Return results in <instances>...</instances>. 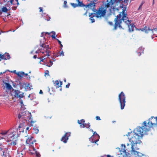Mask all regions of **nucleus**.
I'll use <instances>...</instances> for the list:
<instances>
[{
    "mask_svg": "<svg viewBox=\"0 0 157 157\" xmlns=\"http://www.w3.org/2000/svg\"><path fill=\"white\" fill-rule=\"evenodd\" d=\"M122 0H107V3L103 5L99 8L98 11L95 13H91L89 14L90 18L95 16L97 17L104 16L105 15L107 10L110 13L116 11L118 8V5H120V2Z\"/></svg>",
    "mask_w": 157,
    "mask_h": 157,
    "instance_id": "f257e3e1",
    "label": "nucleus"
},
{
    "mask_svg": "<svg viewBox=\"0 0 157 157\" xmlns=\"http://www.w3.org/2000/svg\"><path fill=\"white\" fill-rule=\"evenodd\" d=\"M121 1L120 2V5H118V8L116 9V11H119V14L117 15L115 18L114 21V29H116L118 27L121 28V24L122 21H123L128 25L129 28V31L132 32L134 31L135 27V25L131 24V20H129L127 17V11L126 10V8H124L123 5L121 3Z\"/></svg>",
    "mask_w": 157,
    "mask_h": 157,
    "instance_id": "f03ea898",
    "label": "nucleus"
},
{
    "mask_svg": "<svg viewBox=\"0 0 157 157\" xmlns=\"http://www.w3.org/2000/svg\"><path fill=\"white\" fill-rule=\"evenodd\" d=\"M8 142H10V145L14 146L16 144V141L18 136L16 129L11 128L7 131Z\"/></svg>",
    "mask_w": 157,
    "mask_h": 157,
    "instance_id": "7ed1b4c3",
    "label": "nucleus"
},
{
    "mask_svg": "<svg viewBox=\"0 0 157 157\" xmlns=\"http://www.w3.org/2000/svg\"><path fill=\"white\" fill-rule=\"evenodd\" d=\"M140 136H132L131 138L129 139L130 141L132 144V151L134 152V154L138 156V157H142L140 156V155L141 154L139 152L136 151V150H137L138 149L136 148V146L137 144L138 143L140 144L141 141L140 140Z\"/></svg>",
    "mask_w": 157,
    "mask_h": 157,
    "instance_id": "20e7f679",
    "label": "nucleus"
},
{
    "mask_svg": "<svg viewBox=\"0 0 157 157\" xmlns=\"http://www.w3.org/2000/svg\"><path fill=\"white\" fill-rule=\"evenodd\" d=\"M147 127L145 126L142 127H137L134 130L135 135L142 137L144 134L149 131L147 130Z\"/></svg>",
    "mask_w": 157,
    "mask_h": 157,
    "instance_id": "39448f33",
    "label": "nucleus"
},
{
    "mask_svg": "<svg viewBox=\"0 0 157 157\" xmlns=\"http://www.w3.org/2000/svg\"><path fill=\"white\" fill-rule=\"evenodd\" d=\"M32 115L31 113L28 112L24 111L21 112L18 116V117L20 120L23 119V122L25 123L27 119L30 120L31 118Z\"/></svg>",
    "mask_w": 157,
    "mask_h": 157,
    "instance_id": "423d86ee",
    "label": "nucleus"
},
{
    "mask_svg": "<svg viewBox=\"0 0 157 157\" xmlns=\"http://www.w3.org/2000/svg\"><path fill=\"white\" fill-rule=\"evenodd\" d=\"M147 125V124L146 121H144V126L147 127V130H149L150 128L155 125H157V117L155 118L154 117H152L151 119H150L148 121Z\"/></svg>",
    "mask_w": 157,
    "mask_h": 157,
    "instance_id": "0eeeda50",
    "label": "nucleus"
},
{
    "mask_svg": "<svg viewBox=\"0 0 157 157\" xmlns=\"http://www.w3.org/2000/svg\"><path fill=\"white\" fill-rule=\"evenodd\" d=\"M125 95L123 92H121L119 95V100L121 104V109H124L125 104Z\"/></svg>",
    "mask_w": 157,
    "mask_h": 157,
    "instance_id": "6e6552de",
    "label": "nucleus"
},
{
    "mask_svg": "<svg viewBox=\"0 0 157 157\" xmlns=\"http://www.w3.org/2000/svg\"><path fill=\"white\" fill-rule=\"evenodd\" d=\"M12 95H13L15 98H22L23 97V93L20 92L19 90H15L13 89V90L12 92Z\"/></svg>",
    "mask_w": 157,
    "mask_h": 157,
    "instance_id": "1a4fd4ad",
    "label": "nucleus"
},
{
    "mask_svg": "<svg viewBox=\"0 0 157 157\" xmlns=\"http://www.w3.org/2000/svg\"><path fill=\"white\" fill-rule=\"evenodd\" d=\"M99 136L97 133L96 132H94L93 135L89 138V140L91 143H96L99 140Z\"/></svg>",
    "mask_w": 157,
    "mask_h": 157,
    "instance_id": "9d476101",
    "label": "nucleus"
},
{
    "mask_svg": "<svg viewBox=\"0 0 157 157\" xmlns=\"http://www.w3.org/2000/svg\"><path fill=\"white\" fill-rule=\"evenodd\" d=\"M25 154V151L24 147L19 148L17 151V156L18 157H23Z\"/></svg>",
    "mask_w": 157,
    "mask_h": 157,
    "instance_id": "9b49d317",
    "label": "nucleus"
},
{
    "mask_svg": "<svg viewBox=\"0 0 157 157\" xmlns=\"http://www.w3.org/2000/svg\"><path fill=\"white\" fill-rule=\"evenodd\" d=\"M27 144L29 145V146H33L35 144L36 140H33V137H31L30 138H28L26 141Z\"/></svg>",
    "mask_w": 157,
    "mask_h": 157,
    "instance_id": "f8f14e48",
    "label": "nucleus"
},
{
    "mask_svg": "<svg viewBox=\"0 0 157 157\" xmlns=\"http://www.w3.org/2000/svg\"><path fill=\"white\" fill-rule=\"evenodd\" d=\"M71 135L70 132H67L63 136L61 139V141H63L64 143H66L68 139V137Z\"/></svg>",
    "mask_w": 157,
    "mask_h": 157,
    "instance_id": "ddd939ff",
    "label": "nucleus"
},
{
    "mask_svg": "<svg viewBox=\"0 0 157 157\" xmlns=\"http://www.w3.org/2000/svg\"><path fill=\"white\" fill-rule=\"evenodd\" d=\"M46 49L44 52H42V51H40V52L42 53V54H44L45 53H46V55H45V56H47L48 57V56H50V55L49 54V53L50 52V51L48 50V49H50L49 48V45H47L45 46Z\"/></svg>",
    "mask_w": 157,
    "mask_h": 157,
    "instance_id": "4468645a",
    "label": "nucleus"
},
{
    "mask_svg": "<svg viewBox=\"0 0 157 157\" xmlns=\"http://www.w3.org/2000/svg\"><path fill=\"white\" fill-rule=\"evenodd\" d=\"M7 131H2L0 133V139L7 138Z\"/></svg>",
    "mask_w": 157,
    "mask_h": 157,
    "instance_id": "2eb2a0df",
    "label": "nucleus"
},
{
    "mask_svg": "<svg viewBox=\"0 0 157 157\" xmlns=\"http://www.w3.org/2000/svg\"><path fill=\"white\" fill-rule=\"evenodd\" d=\"M98 0H93V2H92L89 4L86 5H85L86 7H89L91 9H94V7L95 6V2Z\"/></svg>",
    "mask_w": 157,
    "mask_h": 157,
    "instance_id": "dca6fc26",
    "label": "nucleus"
},
{
    "mask_svg": "<svg viewBox=\"0 0 157 157\" xmlns=\"http://www.w3.org/2000/svg\"><path fill=\"white\" fill-rule=\"evenodd\" d=\"M0 58L2 59L6 60L10 59V57L8 53H6L3 55L0 53Z\"/></svg>",
    "mask_w": 157,
    "mask_h": 157,
    "instance_id": "f3484780",
    "label": "nucleus"
},
{
    "mask_svg": "<svg viewBox=\"0 0 157 157\" xmlns=\"http://www.w3.org/2000/svg\"><path fill=\"white\" fill-rule=\"evenodd\" d=\"M29 152L31 154H35V153H36V151L34 147L29 146Z\"/></svg>",
    "mask_w": 157,
    "mask_h": 157,
    "instance_id": "a211bd4d",
    "label": "nucleus"
},
{
    "mask_svg": "<svg viewBox=\"0 0 157 157\" xmlns=\"http://www.w3.org/2000/svg\"><path fill=\"white\" fill-rule=\"evenodd\" d=\"M5 84V87L8 90H13V89L12 87L11 86L9 83L6 82H3Z\"/></svg>",
    "mask_w": 157,
    "mask_h": 157,
    "instance_id": "6ab92c4d",
    "label": "nucleus"
},
{
    "mask_svg": "<svg viewBox=\"0 0 157 157\" xmlns=\"http://www.w3.org/2000/svg\"><path fill=\"white\" fill-rule=\"evenodd\" d=\"M54 84L56 88H59L62 85V82H59L58 81H56L54 83Z\"/></svg>",
    "mask_w": 157,
    "mask_h": 157,
    "instance_id": "aec40b11",
    "label": "nucleus"
},
{
    "mask_svg": "<svg viewBox=\"0 0 157 157\" xmlns=\"http://www.w3.org/2000/svg\"><path fill=\"white\" fill-rule=\"evenodd\" d=\"M10 3L14 5L19 4L18 0H11Z\"/></svg>",
    "mask_w": 157,
    "mask_h": 157,
    "instance_id": "412c9836",
    "label": "nucleus"
},
{
    "mask_svg": "<svg viewBox=\"0 0 157 157\" xmlns=\"http://www.w3.org/2000/svg\"><path fill=\"white\" fill-rule=\"evenodd\" d=\"M17 74L18 76L22 77L24 76L25 73L23 72H18L17 73Z\"/></svg>",
    "mask_w": 157,
    "mask_h": 157,
    "instance_id": "4be33fe9",
    "label": "nucleus"
},
{
    "mask_svg": "<svg viewBox=\"0 0 157 157\" xmlns=\"http://www.w3.org/2000/svg\"><path fill=\"white\" fill-rule=\"evenodd\" d=\"M33 129L34 130L35 133L36 134H37L38 133L39 130L38 127L36 126H35L33 128Z\"/></svg>",
    "mask_w": 157,
    "mask_h": 157,
    "instance_id": "5701e85b",
    "label": "nucleus"
},
{
    "mask_svg": "<svg viewBox=\"0 0 157 157\" xmlns=\"http://www.w3.org/2000/svg\"><path fill=\"white\" fill-rule=\"evenodd\" d=\"M77 1L78 2V6L82 7L85 5H84V4L82 3V2H80L79 1V0H77Z\"/></svg>",
    "mask_w": 157,
    "mask_h": 157,
    "instance_id": "b1692460",
    "label": "nucleus"
},
{
    "mask_svg": "<svg viewBox=\"0 0 157 157\" xmlns=\"http://www.w3.org/2000/svg\"><path fill=\"white\" fill-rule=\"evenodd\" d=\"M2 11L3 12H7L8 11V10L6 7H3L2 9Z\"/></svg>",
    "mask_w": 157,
    "mask_h": 157,
    "instance_id": "393cba45",
    "label": "nucleus"
},
{
    "mask_svg": "<svg viewBox=\"0 0 157 157\" xmlns=\"http://www.w3.org/2000/svg\"><path fill=\"white\" fill-rule=\"evenodd\" d=\"M80 124V127L81 128H83L85 127V125L84 123H82V122H78Z\"/></svg>",
    "mask_w": 157,
    "mask_h": 157,
    "instance_id": "a878e982",
    "label": "nucleus"
},
{
    "mask_svg": "<svg viewBox=\"0 0 157 157\" xmlns=\"http://www.w3.org/2000/svg\"><path fill=\"white\" fill-rule=\"evenodd\" d=\"M2 1H3L4 2H6L7 3H8L9 4L11 2V0H1Z\"/></svg>",
    "mask_w": 157,
    "mask_h": 157,
    "instance_id": "bb28decb",
    "label": "nucleus"
},
{
    "mask_svg": "<svg viewBox=\"0 0 157 157\" xmlns=\"http://www.w3.org/2000/svg\"><path fill=\"white\" fill-rule=\"evenodd\" d=\"M85 127H86L87 128H88L90 127V123L88 124H85Z\"/></svg>",
    "mask_w": 157,
    "mask_h": 157,
    "instance_id": "cd10ccee",
    "label": "nucleus"
},
{
    "mask_svg": "<svg viewBox=\"0 0 157 157\" xmlns=\"http://www.w3.org/2000/svg\"><path fill=\"white\" fill-rule=\"evenodd\" d=\"M72 6L74 8H75L78 6V5L77 4L71 3Z\"/></svg>",
    "mask_w": 157,
    "mask_h": 157,
    "instance_id": "c85d7f7f",
    "label": "nucleus"
},
{
    "mask_svg": "<svg viewBox=\"0 0 157 157\" xmlns=\"http://www.w3.org/2000/svg\"><path fill=\"white\" fill-rule=\"evenodd\" d=\"M85 120L84 119H82L81 120H78V122H82V123H84L85 122Z\"/></svg>",
    "mask_w": 157,
    "mask_h": 157,
    "instance_id": "c756f323",
    "label": "nucleus"
},
{
    "mask_svg": "<svg viewBox=\"0 0 157 157\" xmlns=\"http://www.w3.org/2000/svg\"><path fill=\"white\" fill-rule=\"evenodd\" d=\"M52 33H53V35H52V38L55 39L56 38V37H55L56 33H55L54 32H53V31L52 32Z\"/></svg>",
    "mask_w": 157,
    "mask_h": 157,
    "instance_id": "7c9ffc66",
    "label": "nucleus"
},
{
    "mask_svg": "<svg viewBox=\"0 0 157 157\" xmlns=\"http://www.w3.org/2000/svg\"><path fill=\"white\" fill-rule=\"evenodd\" d=\"M27 87H29V90H30L31 89V87H32V86H31V85H30L29 83V84H27Z\"/></svg>",
    "mask_w": 157,
    "mask_h": 157,
    "instance_id": "2f4dec72",
    "label": "nucleus"
},
{
    "mask_svg": "<svg viewBox=\"0 0 157 157\" xmlns=\"http://www.w3.org/2000/svg\"><path fill=\"white\" fill-rule=\"evenodd\" d=\"M53 63L51 61H50V63L47 65L48 67L51 66L53 64Z\"/></svg>",
    "mask_w": 157,
    "mask_h": 157,
    "instance_id": "473e14b6",
    "label": "nucleus"
},
{
    "mask_svg": "<svg viewBox=\"0 0 157 157\" xmlns=\"http://www.w3.org/2000/svg\"><path fill=\"white\" fill-rule=\"evenodd\" d=\"M90 20L91 21L92 23L94 22L95 21V20L94 18L90 17Z\"/></svg>",
    "mask_w": 157,
    "mask_h": 157,
    "instance_id": "72a5a7b5",
    "label": "nucleus"
},
{
    "mask_svg": "<svg viewBox=\"0 0 157 157\" xmlns=\"http://www.w3.org/2000/svg\"><path fill=\"white\" fill-rule=\"evenodd\" d=\"M46 54H44V56ZM46 56H43L42 57V58L41 59V60H40V61L41 62H43L44 60L45 59V58H44V57H45Z\"/></svg>",
    "mask_w": 157,
    "mask_h": 157,
    "instance_id": "f704fd0d",
    "label": "nucleus"
},
{
    "mask_svg": "<svg viewBox=\"0 0 157 157\" xmlns=\"http://www.w3.org/2000/svg\"><path fill=\"white\" fill-rule=\"evenodd\" d=\"M35 154H36V155L38 157H40V154L39 153L37 152L36 151V153H35Z\"/></svg>",
    "mask_w": 157,
    "mask_h": 157,
    "instance_id": "c9c22d12",
    "label": "nucleus"
},
{
    "mask_svg": "<svg viewBox=\"0 0 157 157\" xmlns=\"http://www.w3.org/2000/svg\"><path fill=\"white\" fill-rule=\"evenodd\" d=\"M64 52H63V51H61L60 53V56H64Z\"/></svg>",
    "mask_w": 157,
    "mask_h": 157,
    "instance_id": "e433bc0d",
    "label": "nucleus"
},
{
    "mask_svg": "<svg viewBox=\"0 0 157 157\" xmlns=\"http://www.w3.org/2000/svg\"><path fill=\"white\" fill-rule=\"evenodd\" d=\"M24 124L23 123H21L19 125V128H21L22 126H23V124Z\"/></svg>",
    "mask_w": 157,
    "mask_h": 157,
    "instance_id": "4c0bfd02",
    "label": "nucleus"
},
{
    "mask_svg": "<svg viewBox=\"0 0 157 157\" xmlns=\"http://www.w3.org/2000/svg\"><path fill=\"white\" fill-rule=\"evenodd\" d=\"M31 129V128H30V126L26 128V130H29Z\"/></svg>",
    "mask_w": 157,
    "mask_h": 157,
    "instance_id": "58836bf2",
    "label": "nucleus"
},
{
    "mask_svg": "<svg viewBox=\"0 0 157 157\" xmlns=\"http://www.w3.org/2000/svg\"><path fill=\"white\" fill-rule=\"evenodd\" d=\"M49 71L48 70L46 71L45 72V74L46 75L47 74L48 75Z\"/></svg>",
    "mask_w": 157,
    "mask_h": 157,
    "instance_id": "ea45409f",
    "label": "nucleus"
},
{
    "mask_svg": "<svg viewBox=\"0 0 157 157\" xmlns=\"http://www.w3.org/2000/svg\"><path fill=\"white\" fill-rule=\"evenodd\" d=\"M142 6V5L141 4L140 5V6H139V7L138 9V10L141 9Z\"/></svg>",
    "mask_w": 157,
    "mask_h": 157,
    "instance_id": "a19ab883",
    "label": "nucleus"
},
{
    "mask_svg": "<svg viewBox=\"0 0 157 157\" xmlns=\"http://www.w3.org/2000/svg\"><path fill=\"white\" fill-rule=\"evenodd\" d=\"M70 83H68L66 85V88H68L70 85Z\"/></svg>",
    "mask_w": 157,
    "mask_h": 157,
    "instance_id": "79ce46f5",
    "label": "nucleus"
},
{
    "mask_svg": "<svg viewBox=\"0 0 157 157\" xmlns=\"http://www.w3.org/2000/svg\"><path fill=\"white\" fill-rule=\"evenodd\" d=\"M39 9H40V12H43L42 8L41 7H40Z\"/></svg>",
    "mask_w": 157,
    "mask_h": 157,
    "instance_id": "37998d69",
    "label": "nucleus"
},
{
    "mask_svg": "<svg viewBox=\"0 0 157 157\" xmlns=\"http://www.w3.org/2000/svg\"><path fill=\"white\" fill-rule=\"evenodd\" d=\"M41 51V50H37L36 51V53H39L40 52V51Z\"/></svg>",
    "mask_w": 157,
    "mask_h": 157,
    "instance_id": "c03bdc74",
    "label": "nucleus"
},
{
    "mask_svg": "<svg viewBox=\"0 0 157 157\" xmlns=\"http://www.w3.org/2000/svg\"><path fill=\"white\" fill-rule=\"evenodd\" d=\"M96 120H100V117L98 116H97L96 117Z\"/></svg>",
    "mask_w": 157,
    "mask_h": 157,
    "instance_id": "a18cd8bd",
    "label": "nucleus"
},
{
    "mask_svg": "<svg viewBox=\"0 0 157 157\" xmlns=\"http://www.w3.org/2000/svg\"><path fill=\"white\" fill-rule=\"evenodd\" d=\"M41 46L43 47V48H45V46H44V44H43L41 45Z\"/></svg>",
    "mask_w": 157,
    "mask_h": 157,
    "instance_id": "49530a36",
    "label": "nucleus"
},
{
    "mask_svg": "<svg viewBox=\"0 0 157 157\" xmlns=\"http://www.w3.org/2000/svg\"><path fill=\"white\" fill-rule=\"evenodd\" d=\"M44 33H42L41 34V36L42 37L44 35Z\"/></svg>",
    "mask_w": 157,
    "mask_h": 157,
    "instance_id": "de8ad7c7",
    "label": "nucleus"
},
{
    "mask_svg": "<svg viewBox=\"0 0 157 157\" xmlns=\"http://www.w3.org/2000/svg\"><path fill=\"white\" fill-rule=\"evenodd\" d=\"M57 41H58V42L60 44H61V42L59 40L57 39Z\"/></svg>",
    "mask_w": 157,
    "mask_h": 157,
    "instance_id": "09e8293b",
    "label": "nucleus"
},
{
    "mask_svg": "<svg viewBox=\"0 0 157 157\" xmlns=\"http://www.w3.org/2000/svg\"><path fill=\"white\" fill-rule=\"evenodd\" d=\"M87 10H86V12H85V13H84V14H83V15H86H86H86V14H87Z\"/></svg>",
    "mask_w": 157,
    "mask_h": 157,
    "instance_id": "8fccbe9b",
    "label": "nucleus"
},
{
    "mask_svg": "<svg viewBox=\"0 0 157 157\" xmlns=\"http://www.w3.org/2000/svg\"><path fill=\"white\" fill-rule=\"evenodd\" d=\"M124 150V152H125V153L126 155H127V154H129L128 153L126 152L125 150Z\"/></svg>",
    "mask_w": 157,
    "mask_h": 157,
    "instance_id": "3c124183",
    "label": "nucleus"
},
{
    "mask_svg": "<svg viewBox=\"0 0 157 157\" xmlns=\"http://www.w3.org/2000/svg\"><path fill=\"white\" fill-rule=\"evenodd\" d=\"M37 57V56L36 55H35L33 57V58H34V59H36Z\"/></svg>",
    "mask_w": 157,
    "mask_h": 157,
    "instance_id": "603ef678",
    "label": "nucleus"
},
{
    "mask_svg": "<svg viewBox=\"0 0 157 157\" xmlns=\"http://www.w3.org/2000/svg\"><path fill=\"white\" fill-rule=\"evenodd\" d=\"M39 93H40V94H42V93H43V92H42V90H40V92H39Z\"/></svg>",
    "mask_w": 157,
    "mask_h": 157,
    "instance_id": "864d4df0",
    "label": "nucleus"
},
{
    "mask_svg": "<svg viewBox=\"0 0 157 157\" xmlns=\"http://www.w3.org/2000/svg\"><path fill=\"white\" fill-rule=\"evenodd\" d=\"M33 95V94H30L29 95V97H31V96H32Z\"/></svg>",
    "mask_w": 157,
    "mask_h": 157,
    "instance_id": "5fc2aeb1",
    "label": "nucleus"
},
{
    "mask_svg": "<svg viewBox=\"0 0 157 157\" xmlns=\"http://www.w3.org/2000/svg\"><path fill=\"white\" fill-rule=\"evenodd\" d=\"M30 122H31V125L32 126L33 125L32 124L33 123V121H31Z\"/></svg>",
    "mask_w": 157,
    "mask_h": 157,
    "instance_id": "6e6d98bb",
    "label": "nucleus"
},
{
    "mask_svg": "<svg viewBox=\"0 0 157 157\" xmlns=\"http://www.w3.org/2000/svg\"><path fill=\"white\" fill-rule=\"evenodd\" d=\"M145 3V2L143 1L141 3V4L142 5H143V4Z\"/></svg>",
    "mask_w": 157,
    "mask_h": 157,
    "instance_id": "4d7b16f0",
    "label": "nucleus"
},
{
    "mask_svg": "<svg viewBox=\"0 0 157 157\" xmlns=\"http://www.w3.org/2000/svg\"><path fill=\"white\" fill-rule=\"evenodd\" d=\"M67 2L66 1H64V5H65L67 4Z\"/></svg>",
    "mask_w": 157,
    "mask_h": 157,
    "instance_id": "13d9d810",
    "label": "nucleus"
},
{
    "mask_svg": "<svg viewBox=\"0 0 157 157\" xmlns=\"http://www.w3.org/2000/svg\"><path fill=\"white\" fill-rule=\"evenodd\" d=\"M138 53L139 54L138 56H140L141 55V53H140V52H138Z\"/></svg>",
    "mask_w": 157,
    "mask_h": 157,
    "instance_id": "bf43d9fd",
    "label": "nucleus"
},
{
    "mask_svg": "<svg viewBox=\"0 0 157 157\" xmlns=\"http://www.w3.org/2000/svg\"><path fill=\"white\" fill-rule=\"evenodd\" d=\"M60 48H61L62 49V48L63 47V45H62V44H60Z\"/></svg>",
    "mask_w": 157,
    "mask_h": 157,
    "instance_id": "052dcab7",
    "label": "nucleus"
},
{
    "mask_svg": "<svg viewBox=\"0 0 157 157\" xmlns=\"http://www.w3.org/2000/svg\"><path fill=\"white\" fill-rule=\"evenodd\" d=\"M109 23L111 25H112L113 24V23L112 22H109Z\"/></svg>",
    "mask_w": 157,
    "mask_h": 157,
    "instance_id": "680f3d73",
    "label": "nucleus"
},
{
    "mask_svg": "<svg viewBox=\"0 0 157 157\" xmlns=\"http://www.w3.org/2000/svg\"><path fill=\"white\" fill-rule=\"evenodd\" d=\"M142 48L141 47H140L139 48V50H141L142 49Z\"/></svg>",
    "mask_w": 157,
    "mask_h": 157,
    "instance_id": "e2e57ef3",
    "label": "nucleus"
},
{
    "mask_svg": "<svg viewBox=\"0 0 157 157\" xmlns=\"http://www.w3.org/2000/svg\"><path fill=\"white\" fill-rule=\"evenodd\" d=\"M64 81L65 82H66V80L65 78L64 79Z\"/></svg>",
    "mask_w": 157,
    "mask_h": 157,
    "instance_id": "0e129e2a",
    "label": "nucleus"
},
{
    "mask_svg": "<svg viewBox=\"0 0 157 157\" xmlns=\"http://www.w3.org/2000/svg\"><path fill=\"white\" fill-rule=\"evenodd\" d=\"M97 139V138L96 137H94V140H96Z\"/></svg>",
    "mask_w": 157,
    "mask_h": 157,
    "instance_id": "69168bd1",
    "label": "nucleus"
},
{
    "mask_svg": "<svg viewBox=\"0 0 157 157\" xmlns=\"http://www.w3.org/2000/svg\"><path fill=\"white\" fill-rule=\"evenodd\" d=\"M25 75V76H26L28 75V74H25L24 76Z\"/></svg>",
    "mask_w": 157,
    "mask_h": 157,
    "instance_id": "338daca9",
    "label": "nucleus"
},
{
    "mask_svg": "<svg viewBox=\"0 0 157 157\" xmlns=\"http://www.w3.org/2000/svg\"><path fill=\"white\" fill-rule=\"evenodd\" d=\"M90 130L92 132H94L93 130L92 129H90Z\"/></svg>",
    "mask_w": 157,
    "mask_h": 157,
    "instance_id": "774afa93",
    "label": "nucleus"
}]
</instances>
